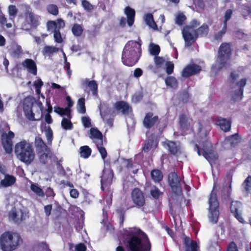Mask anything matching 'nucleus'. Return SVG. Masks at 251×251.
I'll use <instances>...</instances> for the list:
<instances>
[{
  "label": "nucleus",
  "instance_id": "nucleus-8",
  "mask_svg": "<svg viewBox=\"0 0 251 251\" xmlns=\"http://www.w3.org/2000/svg\"><path fill=\"white\" fill-rule=\"evenodd\" d=\"M200 25V23L196 20L192 21L191 25L186 26L182 31L183 38L185 42V45L187 46H191L197 38L196 30L194 28Z\"/></svg>",
  "mask_w": 251,
  "mask_h": 251
},
{
  "label": "nucleus",
  "instance_id": "nucleus-27",
  "mask_svg": "<svg viewBox=\"0 0 251 251\" xmlns=\"http://www.w3.org/2000/svg\"><path fill=\"white\" fill-rule=\"evenodd\" d=\"M23 66L25 67L28 71L30 73L36 75L37 74V67L35 63L31 59H26L23 62Z\"/></svg>",
  "mask_w": 251,
  "mask_h": 251
},
{
  "label": "nucleus",
  "instance_id": "nucleus-10",
  "mask_svg": "<svg viewBox=\"0 0 251 251\" xmlns=\"http://www.w3.org/2000/svg\"><path fill=\"white\" fill-rule=\"evenodd\" d=\"M113 177V173L109 165L105 164L101 178V188L102 190H104V188L108 187L112 183Z\"/></svg>",
  "mask_w": 251,
  "mask_h": 251
},
{
  "label": "nucleus",
  "instance_id": "nucleus-2",
  "mask_svg": "<svg viewBox=\"0 0 251 251\" xmlns=\"http://www.w3.org/2000/svg\"><path fill=\"white\" fill-rule=\"evenodd\" d=\"M141 44L139 42L130 41L124 49L122 60L126 66H132L138 61L141 53Z\"/></svg>",
  "mask_w": 251,
  "mask_h": 251
},
{
  "label": "nucleus",
  "instance_id": "nucleus-20",
  "mask_svg": "<svg viewBox=\"0 0 251 251\" xmlns=\"http://www.w3.org/2000/svg\"><path fill=\"white\" fill-rule=\"evenodd\" d=\"M90 137L96 144L100 145L103 142L102 136L101 132L97 128H92L90 130Z\"/></svg>",
  "mask_w": 251,
  "mask_h": 251
},
{
  "label": "nucleus",
  "instance_id": "nucleus-53",
  "mask_svg": "<svg viewBox=\"0 0 251 251\" xmlns=\"http://www.w3.org/2000/svg\"><path fill=\"white\" fill-rule=\"evenodd\" d=\"M105 201L106 202V205L103 208V213H104V211L107 206V207H109V206L112 203V193L111 191H108V193L106 195V198H105Z\"/></svg>",
  "mask_w": 251,
  "mask_h": 251
},
{
  "label": "nucleus",
  "instance_id": "nucleus-42",
  "mask_svg": "<svg viewBox=\"0 0 251 251\" xmlns=\"http://www.w3.org/2000/svg\"><path fill=\"white\" fill-rule=\"evenodd\" d=\"M208 28L206 25H203L196 31L197 36H203L207 34Z\"/></svg>",
  "mask_w": 251,
  "mask_h": 251
},
{
  "label": "nucleus",
  "instance_id": "nucleus-26",
  "mask_svg": "<svg viewBox=\"0 0 251 251\" xmlns=\"http://www.w3.org/2000/svg\"><path fill=\"white\" fill-rule=\"evenodd\" d=\"M186 251H197L198 246L196 242L191 240L189 237L185 236L183 240Z\"/></svg>",
  "mask_w": 251,
  "mask_h": 251
},
{
  "label": "nucleus",
  "instance_id": "nucleus-33",
  "mask_svg": "<svg viewBox=\"0 0 251 251\" xmlns=\"http://www.w3.org/2000/svg\"><path fill=\"white\" fill-rule=\"evenodd\" d=\"M157 146L156 141L152 140H148L143 148L144 151L148 152L150 151L154 150Z\"/></svg>",
  "mask_w": 251,
  "mask_h": 251
},
{
  "label": "nucleus",
  "instance_id": "nucleus-16",
  "mask_svg": "<svg viewBox=\"0 0 251 251\" xmlns=\"http://www.w3.org/2000/svg\"><path fill=\"white\" fill-rule=\"evenodd\" d=\"M200 67L192 64L186 66L182 72V76L184 77L194 75L201 71Z\"/></svg>",
  "mask_w": 251,
  "mask_h": 251
},
{
  "label": "nucleus",
  "instance_id": "nucleus-44",
  "mask_svg": "<svg viewBox=\"0 0 251 251\" xmlns=\"http://www.w3.org/2000/svg\"><path fill=\"white\" fill-rule=\"evenodd\" d=\"M151 176L152 179L155 182H159L163 178V176L161 172L157 170H153L151 172Z\"/></svg>",
  "mask_w": 251,
  "mask_h": 251
},
{
  "label": "nucleus",
  "instance_id": "nucleus-55",
  "mask_svg": "<svg viewBox=\"0 0 251 251\" xmlns=\"http://www.w3.org/2000/svg\"><path fill=\"white\" fill-rule=\"evenodd\" d=\"M13 50V54L16 57H19L23 53L22 48L19 45L14 46Z\"/></svg>",
  "mask_w": 251,
  "mask_h": 251
},
{
  "label": "nucleus",
  "instance_id": "nucleus-29",
  "mask_svg": "<svg viewBox=\"0 0 251 251\" xmlns=\"http://www.w3.org/2000/svg\"><path fill=\"white\" fill-rule=\"evenodd\" d=\"M30 190L37 196L43 197L45 195L44 191L40 186L37 183H33L31 181H29Z\"/></svg>",
  "mask_w": 251,
  "mask_h": 251
},
{
  "label": "nucleus",
  "instance_id": "nucleus-5",
  "mask_svg": "<svg viewBox=\"0 0 251 251\" xmlns=\"http://www.w3.org/2000/svg\"><path fill=\"white\" fill-rule=\"evenodd\" d=\"M230 54V45L227 43H223L220 47L218 57L216 62L212 67V73L216 74L218 71L227 67V61L229 58Z\"/></svg>",
  "mask_w": 251,
  "mask_h": 251
},
{
  "label": "nucleus",
  "instance_id": "nucleus-1",
  "mask_svg": "<svg viewBox=\"0 0 251 251\" xmlns=\"http://www.w3.org/2000/svg\"><path fill=\"white\" fill-rule=\"evenodd\" d=\"M123 240L126 241L129 251H150L151 245L147 235L136 228L124 230Z\"/></svg>",
  "mask_w": 251,
  "mask_h": 251
},
{
  "label": "nucleus",
  "instance_id": "nucleus-64",
  "mask_svg": "<svg viewBox=\"0 0 251 251\" xmlns=\"http://www.w3.org/2000/svg\"><path fill=\"white\" fill-rule=\"evenodd\" d=\"M242 10L246 14H251V6L248 4H243L242 5Z\"/></svg>",
  "mask_w": 251,
  "mask_h": 251
},
{
  "label": "nucleus",
  "instance_id": "nucleus-49",
  "mask_svg": "<svg viewBox=\"0 0 251 251\" xmlns=\"http://www.w3.org/2000/svg\"><path fill=\"white\" fill-rule=\"evenodd\" d=\"M150 53L153 55H156L160 52V48L159 46L151 44L149 47Z\"/></svg>",
  "mask_w": 251,
  "mask_h": 251
},
{
  "label": "nucleus",
  "instance_id": "nucleus-4",
  "mask_svg": "<svg viewBox=\"0 0 251 251\" xmlns=\"http://www.w3.org/2000/svg\"><path fill=\"white\" fill-rule=\"evenodd\" d=\"M22 242L20 235L15 232L6 231L0 236V246L2 251H13L16 250Z\"/></svg>",
  "mask_w": 251,
  "mask_h": 251
},
{
  "label": "nucleus",
  "instance_id": "nucleus-32",
  "mask_svg": "<svg viewBox=\"0 0 251 251\" xmlns=\"http://www.w3.org/2000/svg\"><path fill=\"white\" fill-rule=\"evenodd\" d=\"M226 184L224 185L222 190L223 193L228 197L231 191V178L230 176H227Z\"/></svg>",
  "mask_w": 251,
  "mask_h": 251
},
{
  "label": "nucleus",
  "instance_id": "nucleus-63",
  "mask_svg": "<svg viewBox=\"0 0 251 251\" xmlns=\"http://www.w3.org/2000/svg\"><path fill=\"white\" fill-rule=\"evenodd\" d=\"M125 13L126 16H135V11L134 9L129 6H126L125 9Z\"/></svg>",
  "mask_w": 251,
  "mask_h": 251
},
{
  "label": "nucleus",
  "instance_id": "nucleus-36",
  "mask_svg": "<svg viewBox=\"0 0 251 251\" xmlns=\"http://www.w3.org/2000/svg\"><path fill=\"white\" fill-rule=\"evenodd\" d=\"M100 115L101 118H102L103 121H105L106 122V123L109 125V126H111V120L107 119V118L109 117V115L111 113V110L110 109L107 108L106 111H102V105L101 104L100 106Z\"/></svg>",
  "mask_w": 251,
  "mask_h": 251
},
{
  "label": "nucleus",
  "instance_id": "nucleus-22",
  "mask_svg": "<svg viewBox=\"0 0 251 251\" xmlns=\"http://www.w3.org/2000/svg\"><path fill=\"white\" fill-rule=\"evenodd\" d=\"M115 108L125 115L129 114L132 111L131 107L128 103L124 101H119L115 103Z\"/></svg>",
  "mask_w": 251,
  "mask_h": 251
},
{
  "label": "nucleus",
  "instance_id": "nucleus-7",
  "mask_svg": "<svg viewBox=\"0 0 251 251\" xmlns=\"http://www.w3.org/2000/svg\"><path fill=\"white\" fill-rule=\"evenodd\" d=\"M215 183L209 199L208 218L211 223L215 224L217 222L219 215V202L217 201L216 193L215 191Z\"/></svg>",
  "mask_w": 251,
  "mask_h": 251
},
{
  "label": "nucleus",
  "instance_id": "nucleus-38",
  "mask_svg": "<svg viewBox=\"0 0 251 251\" xmlns=\"http://www.w3.org/2000/svg\"><path fill=\"white\" fill-rule=\"evenodd\" d=\"M77 110L80 114H84L86 112L85 106V99L83 98L79 99L77 103Z\"/></svg>",
  "mask_w": 251,
  "mask_h": 251
},
{
  "label": "nucleus",
  "instance_id": "nucleus-31",
  "mask_svg": "<svg viewBox=\"0 0 251 251\" xmlns=\"http://www.w3.org/2000/svg\"><path fill=\"white\" fill-rule=\"evenodd\" d=\"M60 50V48H56L54 46H46L42 51L43 54L44 55H48L50 56L54 53H57Z\"/></svg>",
  "mask_w": 251,
  "mask_h": 251
},
{
  "label": "nucleus",
  "instance_id": "nucleus-21",
  "mask_svg": "<svg viewBox=\"0 0 251 251\" xmlns=\"http://www.w3.org/2000/svg\"><path fill=\"white\" fill-rule=\"evenodd\" d=\"M157 116H153V114L152 113H148L146 114L144 118L143 122L144 126L146 128H151L157 122Z\"/></svg>",
  "mask_w": 251,
  "mask_h": 251
},
{
  "label": "nucleus",
  "instance_id": "nucleus-50",
  "mask_svg": "<svg viewBox=\"0 0 251 251\" xmlns=\"http://www.w3.org/2000/svg\"><path fill=\"white\" fill-rule=\"evenodd\" d=\"M54 111L61 116L68 115L70 114L68 108H62L59 107H55Z\"/></svg>",
  "mask_w": 251,
  "mask_h": 251
},
{
  "label": "nucleus",
  "instance_id": "nucleus-6",
  "mask_svg": "<svg viewBox=\"0 0 251 251\" xmlns=\"http://www.w3.org/2000/svg\"><path fill=\"white\" fill-rule=\"evenodd\" d=\"M195 147L198 155H202L211 165L217 159V154L211 150V144L207 140L206 135L200 141L199 145L196 144Z\"/></svg>",
  "mask_w": 251,
  "mask_h": 251
},
{
  "label": "nucleus",
  "instance_id": "nucleus-59",
  "mask_svg": "<svg viewBox=\"0 0 251 251\" xmlns=\"http://www.w3.org/2000/svg\"><path fill=\"white\" fill-rule=\"evenodd\" d=\"M18 12V9L15 5H10L8 6V13L9 16H16Z\"/></svg>",
  "mask_w": 251,
  "mask_h": 251
},
{
  "label": "nucleus",
  "instance_id": "nucleus-30",
  "mask_svg": "<svg viewBox=\"0 0 251 251\" xmlns=\"http://www.w3.org/2000/svg\"><path fill=\"white\" fill-rule=\"evenodd\" d=\"M216 124L219 126L222 130L225 132L228 131L230 128L231 123L226 119H218Z\"/></svg>",
  "mask_w": 251,
  "mask_h": 251
},
{
  "label": "nucleus",
  "instance_id": "nucleus-47",
  "mask_svg": "<svg viewBox=\"0 0 251 251\" xmlns=\"http://www.w3.org/2000/svg\"><path fill=\"white\" fill-rule=\"evenodd\" d=\"M103 142L102 143L100 144V145L97 144L96 145L97 146V148L100 153L101 158L104 160V162H105V159L106 157L107 156V151L105 150V149L103 147ZM105 163V162H104Z\"/></svg>",
  "mask_w": 251,
  "mask_h": 251
},
{
  "label": "nucleus",
  "instance_id": "nucleus-60",
  "mask_svg": "<svg viewBox=\"0 0 251 251\" xmlns=\"http://www.w3.org/2000/svg\"><path fill=\"white\" fill-rule=\"evenodd\" d=\"M37 17H26V21L31 22V25L33 26H36L38 25V19Z\"/></svg>",
  "mask_w": 251,
  "mask_h": 251
},
{
  "label": "nucleus",
  "instance_id": "nucleus-35",
  "mask_svg": "<svg viewBox=\"0 0 251 251\" xmlns=\"http://www.w3.org/2000/svg\"><path fill=\"white\" fill-rule=\"evenodd\" d=\"M38 153L40 154V161L44 164L47 163L50 159L51 156V153L50 150H49L48 151H43L42 153Z\"/></svg>",
  "mask_w": 251,
  "mask_h": 251
},
{
  "label": "nucleus",
  "instance_id": "nucleus-45",
  "mask_svg": "<svg viewBox=\"0 0 251 251\" xmlns=\"http://www.w3.org/2000/svg\"><path fill=\"white\" fill-rule=\"evenodd\" d=\"M61 126L63 128L66 130H70L73 127V125L68 119L63 118L61 122Z\"/></svg>",
  "mask_w": 251,
  "mask_h": 251
},
{
  "label": "nucleus",
  "instance_id": "nucleus-52",
  "mask_svg": "<svg viewBox=\"0 0 251 251\" xmlns=\"http://www.w3.org/2000/svg\"><path fill=\"white\" fill-rule=\"evenodd\" d=\"M45 135L49 144L52 140V131L50 126H48L45 130Z\"/></svg>",
  "mask_w": 251,
  "mask_h": 251
},
{
  "label": "nucleus",
  "instance_id": "nucleus-62",
  "mask_svg": "<svg viewBox=\"0 0 251 251\" xmlns=\"http://www.w3.org/2000/svg\"><path fill=\"white\" fill-rule=\"evenodd\" d=\"M81 120L85 127H89L91 126V120L89 117H83Z\"/></svg>",
  "mask_w": 251,
  "mask_h": 251
},
{
  "label": "nucleus",
  "instance_id": "nucleus-24",
  "mask_svg": "<svg viewBox=\"0 0 251 251\" xmlns=\"http://www.w3.org/2000/svg\"><path fill=\"white\" fill-rule=\"evenodd\" d=\"M192 119L188 115L182 114L179 117V124L183 130L188 129L192 124Z\"/></svg>",
  "mask_w": 251,
  "mask_h": 251
},
{
  "label": "nucleus",
  "instance_id": "nucleus-48",
  "mask_svg": "<svg viewBox=\"0 0 251 251\" xmlns=\"http://www.w3.org/2000/svg\"><path fill=\"white\" fill-rule=\"evenodd\" d=\"M243 186L248 193H251V176H248L244 181Z\"/></svg>",
  "mask_w": 251,
  "mask_h": 251
},
{
  "label": "nucleus",
  "instance_id": "nucleus-12",
  "mask_svg": "<svg viewBox=\"0 0 251 251\" xmlns=\"http://www.w3.org/2000/svg\"><path fill=\"white\" fill-rule=\"evenodd\" d=\"M33 106V101L29 98H25L24 100V110L26 118L31 121H36L40 119V117H35L31 108Z\"/></svg>",
  "mask_w": 251,
  "mask_h": 251
},
{
  "label": "nucleus",
  "instance_id": "nucleus-61",
  "mask_svg": "<svg viewBox=\"0 0 251 251\" xmlns=\"http://www.w3.org/2000/svg\"><path fill=\"white\" fill-rule=\"evenodd\" d=\"M151 194L153 198L156 199L161 194V192L156 187H154L151 190Z\"/></svg>",
  "mask_w": 251,
  "mask_h": 251
},
{
  "label": "nucleus",
  "instance_id": "nucleus-14",
  "mask_svg": "<svg viewBox=\"0 0 251 251\" xmlns=\"http://www.w3.org/2000/svg\"><path fill=\"white\" fill-rule=\"evenodd\" d=\"M132 199L137 206H142L145 204V198L142 192L138 188L134 189L132 192Z\"/></svg>",
  "mask_w": 251,
  "mask_h": 251
},
{
  "label": "nucleus",
  "instance_id": "nucleus-13",
  "mask_svg": "<svg viewBox=\"0 0 251 251\" xmlns=\"http://www.w3.org/2000/svg\"><path fill=\"white\" fill-rule=\"evenodd\" d=\"M247 83L246 78L241 79L236 84V86L232 88V93L234 99L236 100H240L243 94L244 87Z\"/></svg>",
  "mask_w": 251,
  "mask_h": 251
},
{
  "label": "nucleus",
  "instance_id": "nucleus-23",
  "mask_svg": "<svg viewBox=\"0 0 251 251\" xmlns=\"http://www.w3.org/2000/svg\"><path fill=\"white\" fill-rule=\"evenodd\" d=\"M34 143L38 153H42L43 151H48L50 150L43 139L39 136L35 137Z\"/></svg>",
  "mask_w": 251,
  "mask_h": 251
},
{
  "label": "nucleus",
  "instance_id": "nucleus-58",
  "mask_svg": "<svg viewBox=\"0 0 251 251\" xmlns=\"http://www.w3.org/2000/svg\"><path fill=\"white\" fill-rule=\"evenodd\" d=\"M166 73L168 75L172 74L173 72L174 65L172 62H167L166 63Z\"/></svg>",
  "mask_w": 251,
  "mask_h": 251
},
{
  "label": "nucleus",
  "instance_id": "nucleus-17",
  "mask_svg": "<svg viewBox=\"0 0 251 251\" xmlns=\"http://www.w3.org/2000/svg\"><path fill=\"white\" fill-rule=\"evenodd\" d=\"M162 145L173 154H176L180 151V146L176 142L166 140L162 142Z\"/></svg>",
  "mask_w": 251,
  "mask_h": 251
},
{
  "label": "nucleus",
  "instance_id": "nucleus-37",
  "mask_svg": "<svg viewBox=\"0 0 251 251\" xmlns=\"http://www.w3.org/2000/svg\"><path fill=\"white\" fill-rule=\"evenodd\" d=\"M165 83L167 86L173 89H176L177 87V81L176 78L173 76H169L165 79Z\"/></svg>",
  "mask_w": 251,
  "mask_h": 251
},
{
  "label": "nucleus",
  "instance_id": "nucleus-51",
  "mask_svg": "<svg viewBox=\"0 0 251 251\" xmlns=\"http://www.w3.org/2000/svg\"><path fill=\"white\" fill-rule=\"evenodd\" d=\"M47 10L49 13L53 15H56L58 13V9L57 6L54 4H50L47 7Z\"/></svg>",
  "mask_w": 251,
  "mask_h": 251
},
{
  "label": "nucleus",
  "instance_id": "nucleus-39",
  "mask_svg": "<svg viewBox=\"0 0 251 251\" xmlns=\"http://www.w3.org/2000/svg\"><path fill=\"white\" fill-rule=\"evenodd\" d=\"M91 154V149L87 146H84L80 148V154L81 157L84 158H88Z\"/></svg>",
  "mask_w": 251,
  "mask_h": 251
},
{
  "label": "nucleus",
  "instance_id": "nucleus-3",
  "mask_svg": "<svg viewBox=\"0 0 251 251\" xmlns=\"http://www.w3.org/2000/svg\"><path fill=\"white\" fill-rule=\"evenodd\" d=\"M14 151L17 158L21 161L28 165L35 158V152L32 143L23 140L16 144Z\"/></svg>",
  "mask_w": 251,
  "mask_h": 251
},
{
  "label": "nucleus",
  "instance_id": "nucleus-9",
  "mask_svg": "<svg viewBox=\"0 0 251 251\" xmlns=\"http://www.w3.org/2000/svg\"><path fill=\"white\" fill-rule=\"evenodd\" d=\"M168 180L173 192L177 196H181L182 194L181 178L175 172L170 173L168 176Z\"/></svg>",
  "mask_w": 251,
  "mask_h": 251
},
{
  "label": "nucleus",
  "instance_id": "nucleus-57",
  "mask_svg": "<svg viewBox=\"0 0 251 251\" xmlns=\"http://www.w3.org/2000/svg\"><path fill=\"white\" fill-rule=\"evenodd\" d=\"M81 3L83 7L88 11H91L94 8V6L87 0H82Z\"/></svg>",
  "mask_w": 251,
  "mask_h": 251
},
{
  "label": "nucleus",
  "instance_id": "nucleus-46",
  "mask_svg": "<svg viewBox=\"0 0 251 251\" xmlns=\"http://www.w3.org/2000/svg\"><path fill=\"white\" fill-rule=\"evenodd\" d=\"M73 34L75 36H79L81 35L83 29L82 27L78 24H75L72 29Z\"/></svg>",
  "mask_w": 251,
  "mask_h": 251
},
{
  "label": "nucleus",
  "instance_id": "nucleus-41",
  "mask_svg": "<svg viewBox=\"0 0 251 251\" xmlns=\"http://www.w3.org/2000/svg\"><path fill=\"white\" fill-rule=\"evenodd\" d=\"M153 17H145L144 21L146 24L151 28L153 30L157 29V25L156 23L154 22L153 18Z\"/></svg>",
  "mask_w": 251,
  "mask_h": 251
},
{
  "label": "nucleus",
  "instance_id": "nucleus-54",
  "mask_svg": "<svg viewBox=\"0 0 251 251\" xmlns=\"http://www.w3.org/2000/svg\"><path fill=\"white\" fill-rule=\"evenodd\" d=\"M88 86L93 91V94L94 95H95L97 94L98 85L95 80L89 81L88 83Z\"/></svg>",
  "mask_w": 251,
  "mask_h": 251
},
{
  "label": "nucleus",
  "instance_id": "nucleus-18",
  "mask_svg": "<svg viewBox=\"0 0 251 251\" xmlns=\"http://www.w3.org/2000/svg\"><path fill=\"white\" fill-rule=\"evenodd\" d=\"M241 203L238 201H232L230 205V210L237 219L241 223H244L245 221L240 214Z\"/></svg>",
  "mask_w": 251,
  "mask_h": 251
},
{
  "label": "nucleus",
  "instance_id": "nucleus-19",
  "mask_svg": "<svg viewBox=\"0 0 251 251\" xmlns=\"http://www.w3.org/2000/svg\"><path fill=\"white\" fill-rule=\"evenodd\" d=\"M65 26V23L61 19H58L56 21H49L47 23L48 30L51 32H55Z\"/></svg>",
  "mask_w": 251,
  "mask_h": 251
},
{
  "label": "nucleus",
  "instance_id": "nucleus-15",
  "mask_svg": "<svg viewBox=\"0 0 251 251\" xmlns=\"http://www.w3.org/2000/svg\"><path fill=\"white\" fill-rule=\"evenodd\" d=\"M25 214L21 210L13 208L9 214V219L16 223H20L23 220L25 219Z\"/></svg>",
  "mask_w": 251,
  "mask_h": 251
},
{
  "label": "nucleus",
  "instance_id": "nucleus-40",
  "mask_svg": "<svg viewBox=\"0 0 251 251\" xmlns=\"http://www.w3.org/2000/svg\"><path fill=\"white\" fill-rule=\"evenodd\" d=\"M134 21V17H123L120 20V25L124 26L127 23L129 26H131Z\"/></svg>",
  "mask_w": 251,
  "mask_h": 251
},
{
  "label": "nucleus",
  "instance_id": "nucleus-28",
  "mask_svg": "<svg viewBox=\"0 0 251 251\" xmlns=\"http://www.w3.org/2000/svg\"><path fill=\"white\" fill-rule=\"evenodd\" d=\"M230 17H226V19L224 21V23L221 24L222 29L216 33L214 35V39L218 41H220L223 36L225 34L226 31L227 24L226 22L229 20Z\"/></svg>",
  "mask_w": 251,
  "mask_h": 251
},
{
  "label": "nucleus",
  "instance_id": "nucleus-25",
  "mask_svg": "<svg viewBox=\"0 0 251 251\" xmlns=\"http://www.w3.org/2000/svg\"><path fill=\"white\" fill-rule=\"evenodd\" d=\"M16 178L12 175H5L4 178L0 181V187H8L16 182Z\"/></svg>",
  "mask_w": 251,
  "mask_h": 251
},
{
  "label": "nucleus",
  "instance_id": "nucleus-11",
  "mask_svg": "<svg viewBox=\"0 0 251 251\" xmlns=\"http://www.w3.org/2000/svg\"><path fill=\"white\" fill-rule=\"evenodd\" d=\"M14 137V133L9 131L8 133H3L1 140L3 148L7 153H10L12 151V139Z\"/></svg>",
  "mask_w": 251,
  "mask_h": 251
},
{
  "label": "nucleus",
  "instance_id": "nucleus-43",
  "mask_svg": "<svg viewBox=\"0 0 251 251\" xmlns=\"http://www.w3.org/2000/svg\"><path fill=\"white\" fill-rule=\"evenodd\" d=\"M0 23L2 25H5L7 28H10L12 26L13 21L10 17L7 19L5 17H0Z\"/></svg>",
  "mask_w": 251,
  "mask_h": 251
},
{
  "label": "nucleus",
  "instance_id": "nucleus-56",
  "mask_svg": "<svg viewBox=\"0 0 251 251\" xmlns=\"http://www.w3.org/2000/svg\"><path fill=\"white\" fill-rule=\"evenodd\" d=\"M54 40L56 43H61L63 42V38L59 32V29L58 30H55L53 35Z\"/></svg>",
  "mask_w": 251,
  "mask_h": 251
},
{
  "label": "nucleus",
  "instance_id": "nucleus-34",
  "mask_svg": "<svg viewBox=\"0 0 251 251\" xmlns=\"http://www.w3.org/2000/svg\"><path fill=\"white\" fill-rule=\"evenodd\" d=\"M239 141L238 135L235 134L226 138L225 141V144H229L231 147H233L237 145L239 142Z\"/></svg>",
  "mask_w": 251,
  "mask_h": 251
}]
</instances>
